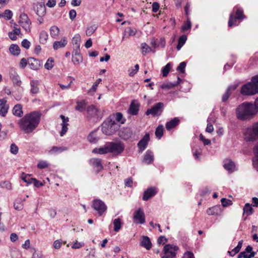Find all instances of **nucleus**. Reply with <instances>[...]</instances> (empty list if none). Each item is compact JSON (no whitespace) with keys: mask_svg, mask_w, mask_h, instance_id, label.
I'll return each mask as SVG.
<instances>
[{"mask_svg":"<svg viewBox=\"0 0 258 258\" xmlns=\"http://www.w3.org/2000/svg\"><path fill=\"white\" fill-rule=\"evenodd\" d=\"M41 113L39 111H33L26 114L18 122L20 129L25 134L32 133L38 125Z\"/></svg>","mask_w":258,"mask_h":258,"instance_id":"nucleus-1","label":"nucleus"},{"mask_svg":"<svg viewBox=\"0 0 258 258\" xmlns=\"http://www.w3.org/2000/svg\"><path fill=\"white\" fill-rule=\"evenodd\" d=\"M257 112V108L254 104L244 102L239 105L236 109L238 119L244 120L251 118Z\"/></svg>","mask_w":258,"mask_h":258,"instance_id":"nucleus-2","label":"nucleus"},{"mask_svg":"<svg viewBox=\"0 0 258 258\" xmlns=\"http://www.w3.org/2000/svg\"><path fill=\"white\" fill-rule=\"evenodd\" d=\"M241 93L244 95H253L258 93V75L253 77L251 82L242 86Z\"/></svg>","mask_w":258,"mask_h":258,"instance_id":"nucleus-3","label":"nucleus"},{"mask_svg":"<svg viewBox=\"0 0 258 258\" xmlns=\"http://www.w3.org/2000/svg\"><path fill=\"white\" fill-rule=\"evenodd\" d=\"M101 126L102 133L107 136H110L119 129V125L114 120L108 118L104 121Z\"/></svg>","mask_w":258,"mask_h":258,"instance_id":"nucleus-4","label":"nucleus"},{"mask_svg":"<svg viewBox=\"0 0 258 258\" xmlns=\"http://www.w3.org/2000/svg\"><path fill=\"white\" fill-rule=\"evenodd\" d=\"M244 140L247 142H253L258 139V122L252 127L247 128L244 133Z\"/></svg>","mask_w":258,"mask_h":258,"instance_id":"nucleus-5","label":"nucleus"},{"mask_svg":"<svg viewBox=\"0 0 258 258\" xmlns=\"http://www.w3.org/2000/svg\"><path fill=\"white\" fill-rule=\"evenodd\" d=\"M178 250V247L174 245L167 244L163 248V255L161 258H176V251Z\"/></svg>","mask_w":258,"mask_h":258,"instance_id":"nucleus-6","label":"nucleus"},{"mask_svg":"<svg viewBox=\"0 0 258 258\" xmlns=\"http://www.w3.org/2000/svg\"><path fill=\"white\" fill-rule=\"evenodd\" d=\"M163 107V103H157L155 104L151 108L148 109L145 113L147 115L151 114L153 116H159L161 114Z\"/></svg>","mask_w":258,"mask_h":258,"instance_id":"nucleus-7","label":"nucleus"},{"mask_svg":"<svg viewBox=\"0 0 258 258\" xmlns=\"http://www.w3.org/2000/svg\"><path fill=\"white\" fill-rule=\"evenodd\" d=\"M93 208L97 212L99 216H101L107 210L105 204L99 199H95L93 201Z\"/></svg>","mask_w":258,"mask_h":258,"instance_id":"nucleus-8","label":"nucleus"},{"mask_svg":"<svg viewBox=\"0 0 258 258\" xmlns=\"http://www.w3.org/2000/svg\"><path fill=\"white\" fill-rule=\"evenodd\" d=\"M19 23L26 32H30L31 21L29 19L27 14L25 13H22L20 15Z\"/></svg>","mask_w":258,"mask_h":258,"instance_id":"nucleus-9","label":"nucleus"},{"mask_svg":"<svg viewBox=\"0 0 258 258\" xmlns=\"http://www.w3.org/2000/svg\"><path fill=\"white\" fill-rule=\"evenodd\" d=\"M108 144L109 153H114L119 154L124 149V144L120 142L116 143L110 142Z\"/></svg>","mask_w":258,"mask_h":258,"instance_id":"nucleus-10","label":"nucleus"},{"mask_svg":"<svg viewBox=\"0 0 258 258\" xmlns=\"http://www.w3.org/2000/svg\"><path fill=\"white\" fill-rule=\"evenodd\" d=\"M236 16L234 17L233 15L231 14L228 21V26L232 27L236 25V20L242 19L244 17L243 11L240 9H236L235 12Z\"/></svg>","mask_w":258,"mask_h":258,"instance_id":"nucleus-11","label":"nucleus"},{"mask_svg":"<svg viewBox=\"0 0 258 258\" xmlns=\"http://www.w3.org/2000/svg\"><path fill=\"white\" fill-rule=\"evenodd\" d=\"M133 219L134 222L136 224H142L145 222V214L141 208L135 211Z\"/></svg>","mask_w":258,"mask_h":258,"instance_id":"nucleus-12","label":"nucleus"},{"mask_svg":"<svg viewBox=\"0 0 258 258\" xmlns=\"http://www.w3.org/2000/svg\"><path fill=\"white\" fill-rule=\"evenodd\" d=\"M150 140L149 134L146 133L144 137L138 143L139 152L142 153L146 148L148 142Z\"/></svg>","mask_w":258,"mask_h":258,"instance_id":"nucleus-13","label":"nucleus"},{"mask_svg":"<svg viewBox=\"0 0 258 258\" xmlns=\"http://www.w3.org/2000/svg\"><path fill=\"white\" fill-rule=\"evenodd\" d=\"M133 135V131L129 127H123L119 131V136L124 140L130 139Z\"/></svg>","mask_w":258,"mask_h":258,"instance_id":"nucleus-14","label":"nucleus"},{"mask_svg":"<svg viewBox=\"0 0 258 258\" xmlns=\"http://www.w3.org/2000/svg\"><path fill=\"white\" fill-rule=\"evenodd\" d=\"M89 163L97 172H99L103 169L101 160L100 159L92 158L89 160Z\"/></svg>","mask_w":258,"mask_h":258,"instance_id":"nucleus-15","label":"nucleus"},{"mask_svg":"<svg viewBox=\"0 0 258 258\" xmlns=\"http://www.w3.org/2000/svg\"><path fill=\"white\" fill-rule=\"evenodd\" d=\"M157 192V188L155 187L148 188L144 191L143 200L145 201H148L150 198L154 196Z\"/></svg>","mask_w":258,"mask_h":258,"instance_id":"nucleus-16","label":"nucleus"},{"mask_svg":"<svg viewBox=\"0 0 258 258\" xmlns=\"http://www.w3.org/2000/svg\"><path fill=\"white\" fill-rule=\"evenodd\" d=\"M28 64L30 69L34 70H38L41 66V62L33 57L28 58Z\"/></svg>","mask_w":258,"mask_h":258,"instance_id":"nucleus-17","label":"nucleus"},{"mask_svg":"<svg viewBox=\"0 0 258 258\" xmlns=\"http://www.w3.org/2000/svg\"><path fill=\"white\" fill-rule=\"evenodd\" d=\"M223 167L225 170L230 173L233 172L235 170V163L230 159H227L224 161Z\"/></svg>","mask_w":258,"mask_h":258,"instance_id":"nucleus-18","label":"nucleus"},{"mask_svg":"<svg viewBox=\"0 0 258 258\" xmlns=\"http://www.w3.org/2000/svg\"><path fill=\"white\" fill-rule=\"evenodd\" d=\"M10 77L13 81L14 85L16 86H20L21 81L18 74L15 70H11L10 72Z\"/></svg>","mask_w":258,"mask_h":258,"instance_id":"nucleus-19","label":"nucleus"},{"mask_svg":"<svg viewBox=\"0 0 258 258\" xmlns=\"http://www.w3.org/2000/svg\"><path fill=\"white\" fill-rule=\"evenodd\" d=\"M9 105L7 104V101L4 99H0V115L5 116L8 112Z\"/></svg>","mask_w":258,"mask_h":258,"instance_id":"nucleus-20","label":"nucleus"},{"mask_svg":"<svg viewBox=\"0 0 258 258\" xmlns=\"http://www.w3.org/2000/svg\"><path fill=\"white\" fill-rule=\"evenodd\" d=\"M88 115L91 117H98V109L95 106L91 105L87 108Z\"/></svg>","mask_w":258,"mask_h":258,"instance_id":"nucleus-21","label":"nucleus"},{"mask_svg":"<svg viewBox=\"0 0 258 258\" xmlns=\"http://www.w3.org/2000/svg\"><path fill=\"white\" fill-rule=\"evenodd\" d=\"M60 117L62 120V123L61 124L62 129L60 132V136L62 137L67 133L68 131V125L69 124L68 122L69 121V118H66L65 116L63 115H61Z\"/></svg>","mask_w":258,"mask_h":258,"instance_id":"nucleus-22","label":"nucleus"},{"mask_svg":"<svg viewBox=\"0 0 258 258\" xmlns=\"http://www.w3.org/2000/svg\"><path fill=\"white\" fill-rule=\"evenodd\" d=\"M180 122L179 119L177 117H174L170 121L167 122L165 126L168 131H170L173 128L176 127Z\"/></svg>","mask_w":258,"mask_h":258,"instance_id":"nucleus-23","label":"nucleus"},{"mask_svg":"<svg viewBox=\"0 0 258 258\" xmlns=\"http://www.w3.org/2000/svg\"><path fill=\"white\" fill-rule=\"evenodd\" d=\"M141 245L142 247L149 250L152 247V243L149 237L147 236H143L142 237L141 241Z\"/></svg>","mask_w":258,"mask_h":258,"instance_id":"nucleus-24","label":"nucleus"},{"mask_svg":"<svg viewBox=\"0 0 258 258\" xmlns=\"http://www.w3.org/2000/svg\"><path fill=\"white\" fill-rule=\"evenodd\" d=\"M154 156L152 152L150 150L146 151L143 159V162L150 164L153 162Z\"/></svg>","mask_w":258,"mask_h":258,"instance_id":"nucleus-25","label":"nucleus"},{"mask_svg":"<svg viewBox=\"0 0 258 258\" xmlns=\"http://www.w3.org/2000/svg\"><path fill=\"white\" fill-rule=\"evenodd\" d=\"M68 43L66 38L64 37L60 41H55L53 43V47L54 49L57 50L60 48L64 47Z\"/></svg>","mask_w":258,"mask_h":258,"instance_id":"nucleus-26","label":"nucleus"},{"mask_svg":"<svg viewBox=\"0 0 258 258\" xmlns=\"http://www.w3.org/2000/svg\"><path fill=\"white\" fill-rule=\"evenodd\" d=\"M37 15L41 17L45 15L46 13V8L44 4L42 3H39L37 5V8L36 10Z\"/></svg>","mask_w":258,"mask_h":258,"instance_id":"nucleus-27","label":"nucleus"},{"mask_svg":"<svg viewBox=\"0 0 258 258\" xmlns=\"http://www.w3.org/2000/svg\"><path fill=\"white\" fill-rule=\"evenodd\" d=\"M92 152L94 153L99 154H104L107 153H109L108 144H106L104 147L94 149L93 150Z\"/></svg>","mask_w":258,"mask_h":258,"instance_id":"nucleus-28","label":"nucleus"},{"mask_svg":"<svg viewBox=\"0 0 258 258\" xmlns=\"http://www.w3.org/2000/svg\"><path fill=\"white\" fill-rule=\"evenodd\" d=\"M13 113L14 115L18 117L22 116L23 113L22 111V106L20 104L15 105L13 109Z\"/></svg>","mask_w":258,"mask_h":258,"instance_id":"nucleus-29","label":"nucleus"},{"mask_svg":"<svg viewBox=\"0 0 258 258\" xmlns=\"http://www.w3.org/2000/svg\"><path fill=\"white\" fill-rule=\"evenodd\" d=\"M39 82L36 80H32L30 82L31 90L30 92L32 94H37L39 92V89L38 87Z\"/></svg>","mask_w":258,"mask_h":258,"instance_id":"nucleus-30","label":"nucleus"},{"mask_svg":"<svg viewBox=\"0 0 258 258\" xmlns=\"http://www.w3.org/2000/svg\"><path fill=\"white\" fill-rule=\"evenodd\" d=\"M139 104L132 102L128 109L129 113L133 115H137L139 111Z\"/></svg>","mask_w":258,"mask_h":258,"instance_id":"nucleus-31","label":"nucleus"},{"mask_svg":"<svg viewBox=\"0 0 258 258\" xmlns=\"http://www.w3.org/2000/svg\"><path fill=\"white\" fill-rule=\"evenodd\" d=\"M220 210V206H214L208 209L207 213L209 215H218Z\"/></svg>","mask_w":258,"mask_h":258,"instance_id":"nucleus-32","label":"nucleus"},{"mask_svg":"<svg viewBox=\"0 0 258 258\" xmlns=\"http://www.w3.org/2000/svg\"><path fill=\"white\" fill-rule=\"evenodd\" d=\"M23 207L24 205L22 199L21 198H17L14 203V209L18 211H21L23 209Z\"/></svg>","mask_w":258,"mask_h":258,"instance_id":"nucleus-33","label":"nucleus"},{"mask_svg":"<svg viewBox=\"0 0 258 258\" xmlns=\"http://www.w3.org/2000/svg\"><path fill=\"white\" fill-rule=\"evenodd\" d=\"M178 84H179V82H176L174 83L168 82L167 83H163L160 86V88L164 90L170 89L177 86Z\"/></svg>","mask_w":258,"mask_h":258,"instance_id":"nucleus-34","label":"nucleus"},{"mask_svg":"<svg viewBox=\"0 0 258 258\" xmlns=\"http://www.w3.org/2000/svg\"><path fill=\"white\" fill-rule=\"evenodd\" d=\"M86 103L85 101H81L77 102V105L75 107V109L80 112L84 111L86 109Z\"/></svg>","mask_w":258,"mask_h":258,"instance_id":"nucleus-35","label":"nucleus"},{"mask_svg":"<svg viewBox=\"0 0 258 258\" xmlns=\"http://www.w3.org/2000/svg\"><path fill=\"white\" fill-rule=\"evenodd\" d=\"M9 50L14 55H18L20 53V49L16 44H12L9 48Z\"/></svg>","mask_w":258,"mask_h":258,"instance_id":"nucleus-36","label":"nucleus"},{"mask_svg":"<svg viewBox=\"0 0 258 258\" xmlns=\"http://www.w3.org/2000/svg\"><path fill=\"white\" fill-rule=\"evenodd\" d=\"M59 29L56 26H53L50 28V34L51 36L53 38H56L58 36Z\"/></svg>","mask_w":258,"mask_h":258,"instance_id":"nucleus-37","label":"nucleus"},{"mask_svg":"<svg viewBox=\"0 0 258 258\" xmlns=\"http://www.w3.org/2000/svg\"><path fill=\"white\" fill-rule=\"evenodd\" d=\"M98 140L99 138L97 137L96 135V131L92 132L88 136V140L90 143H95L98 141Z\"/></svg>","mask_w":258,"mask_h":258,"instance_id":"nucleus-38","label":"nucleus"},{"mask_svg":"<svg viewBox=\"0 0 258 258\" xmlns=\"http://www.w3.org/2000/svg\"><path fill=\"white\" fill-rule=\"evenodd\" d=\"M113 224L114 226V231L118 232L121 228L122 223L121 219L119 218L115 219L113 221Z\"/></svg>","mask_w":258,"mask_h":258,"instance_id":"nucleus-39","label":"nucleus"},{"mask_svg":"<svg viewBox=\"0 0 258 258\" xmlns=\"http://www.w3.org/2000/svg\"><path fill=\"white\" fill-rule=\"evenodd\" d=\"M80 41L81 37L79 34L75 35V36L73 38L72 43L74 45V47L77 48V49L80 48Z\"/></svg>","mask_w":258,"mask_h":258,"instance_id":"nucleus-40","label":"nucleus"},{"mask_svg":"<svg viewBox=\"0 0 258 258\" xmlns=\"http://www.w3.org/2000/svg\"><path fill=\"white\" fill-rule=\"evenodd\" d=\"M253 210L249 203H246L243 208V214H246V216H249L253 214Z\"/></svg>","mask_w":258,"mask_h":258,"instance_id":"nucleus-41","label":"nucleus"},{"mask_svg":"<svg viewBox=\"0 0 258 258\" xmlns=\"http://www.w3.org/2000/svg\"><path fill=\"white\" fill-rule=\"evenodd\" d=\"M97 28V25L96 24L88 26L86 29V34L89 36H91L96 30Z\"/></svg>","mask_w":258,"mask_h":258,"instance_id":"nucleus-42","label":"nucleus"},{"mask_svg":"<svg viewBox=\"0 0 258 258\" xmlns=\"http://www.w3.org/2000/svg\"><path fill=\"white\" fill-rule=\"evenodd\" d=\"M186 36L185 35L181 36L178 41V44L176 46V48L177 50H180L182 46L184 44L186 40Z\"/></svg>","mask_w":258,"mask_h":258,"instance_id":"nucleus-43","label":"nucleus"},{"mask_svg":"<svg viewBox=\"0 0 258 258\" xmlns=\"http://www.w3.org/2000/svg\"><path fill=\"white\" fill-rule=\"evenodd\" d=\"M67 150L66 148L62 147H56L53 146L52 147L51 149L49 151V153L50 154H53L56 153H61L63 151Z\"/></svg>","mask_w":258,"mask_h":258,"instance_id":"nucleus-44","label":"nucleus"},{"mask_svg":"<svg viewBox=\"0 0 258 258\" xmlns=\"http://www.w3.org/2000/svg\"><path fill=\"white\" fill-rule=\"evenodd\" d=\"M48 38V34L45 31H42L40 33L39 39L41 44H45Z\"/></svg>","mask_w":258,"mask_h":258,"instance_id":"nucleus-45","label":"nucleus"},{"mask_svg":"<svg viewBox=\"0 0 258 258\" xmlns=\"http://www.w3.org/2000/svg\"><path fill=\"white\" fill-rule=\"evenodd\" d=\"M164 127L162 125H159L156 128L155 131V135L156 137L160 139L163 135Z\"/></svg>","mask_w":258,"mask_h":258,"instance_id":"nucleus-46","label":"nucleus"},{"mask_svg":"<svg viewBox=\"0 0 258 258\" xmlns=\"http://www.w3.org/2000/svg\"><path fill=\"white\" fill-rule=\"evenodd\" d=\"M171 68L170 63H168L162 70L163 77L167 76Z\"/></svg>","mask_w":258,"mask_h":258,"instance_id":"nucleus-47","label":"nucleus"},{"mask_svg":"<svg viewBox=\"0 0 258 258\" xmlns=\"http://www.w3.org/2000/svg\"><path fill=\"white\" fill-rule=\"evenodd\" d=\"M139 70V66L138 64H136L134 68H130L128 70V75L130 77H133L135 74L137 73Z\"/></svg>","mask_w":258,"mask_h":258,"instance_id":"nucleus-48","label":"nucleus"},{"mask_svg":"<svg viewBox=\"0 0 258 258\" xmlns=\"http://www.w3.org/2000/svg\"><path fill=\"white\" fill-rule=\"evenodd\" d=\"M83 61V57L81 55H72V61L75 64H78Z\"/></svg>","mask_w":258,"mask_h":258,"instance_id":"nucleus-49","label":"nucleus"},{"mask_svg":"<svg viewBox=\"0 0 258 258\" xmlns=\"http://www.w3.org/2000/svg\"><path fill=\"white\" fill-rule=\"evenodd\" d=\"M141 48L142 49V53L143 55H145L147 53L152 51V49L145 43H142Z\"/></svg>","mask_w":258,"mask_h":258,"instance_id":"nucleus-50","label":"nucleus"},{"mask_svg":"<svg viewBox=\"0 0 258 258\" xmlns=\"http://www.w3.org/2000/svg\"><path fill=\"white\" fill-rule=\"evenodd\" d=\"M23 175H24V176L22 175L21 177V178L25 182H26L28 184H31L32 182L33 179H34V178H31L30 175L24 174V173H23Z\"/></svg>","mask_w":258,"mask_h":258,"instance_id":"nucleus-51","label":"nucleus"},{"mask_svg":"<svg viewBox=\"0 0 258 258\" xmlns=\"http://www.w3.org/2000/svg\"><path fill=\"white\" fill-rule=\"evenodd\" d=\"M53 59L52 58H49L44 64V67L47 70H50L53 67Z\"/></svg>","mask_w":258,"mask_h":258,"instance_id":"nucleus-52","label":"nucleus"},{"mask_svg":"<svg viewBox=\"0 0 258 258\" xmlns=\"http://www.w3.org/2000/svg\"><path fill=\"white\" fill-rule=\"evenodd\" d=\"M191 27V23L188 18V17L187 18L186 21L183 24V26H182V31H185L189 29H190Z\"/></svg>","mask_w":258,"mask_h":258,"instance_id":"nucleus-53","label":"nucleus"},{"mask_svg":"<svg viewBox=\"0 0 258 258\" xmlns=\"http://www.w3.org/2000/svg\"><path fill=\"white\" fill-rule=\"evenodd\" d=\"M18 147L15 144L13 143L11 145L10 152L12 154L16 155L18 152Z\"/></svg>","mask_w":258,"mask_h":258,"instance_id":"nucleus-54","label":"nucleus"},{"mask_svg":"<svg viewBox=\"0 0 258 258\" xmlns=\"http://www.w3.org/2000/svg\"><path fill=\"white\" fill-rule=\"evenodd\" d=\"M48 166V163L45 161H40L38 164H37V167L39 169H44Z\"/></svg>","mask_w":258,"mask_h":258,"instance_id":"nucleus-55","label":"nucleus"},{"mask_svg":"<svg viewBox=\"0 0 258 258\" xmlns=\"http://www.w3.org/2000/svg\"><path fill=\"white\" fill-rule=\"evenodd\" d=\"M222 205L223 207H226L232 205V201L226 198H222L221 200Z\"/></svg>","mask_w":258,"mask_h":258,"instance_id":"nucleus-56","label":"nucleus"},{"mask_svg":"<svg viewBox=\"0 0 258 258\" xmlns=\"http://www.w3.org/2000/svg\"><path fill=\"white\" fill-rule=\"evenodd\" d=\"M186 67V63L184 61L180 63L177 68V70L179 71L181 73H184L185 71V68Z\"/></svg>","mask_w":258,"mask_h":258,"instance_id":"nucleus-57","label":"nucleus"},{"mask_svg":"<svg viewBox=\"0 0 258 258\" xmlns=\"http://www.w3.org/2000/svg\"><path fill=\"white\" fill-rule=\"evenodd\" d=\"M101 81V79H98L96 80V82L93 85L92 88L90 89V92H95L97 89V87L98 85V84Z\"/></svg>","mask_w":258,"mask_h":258,"instance_id":"nucleus-58","label":"nucleus"},{"mask_svg":"<svg viewBox=\"0 0 258 258\" xmlns=\"http://www.w3.org/2000/svg\"><path fill=\"white\" fill-rule=\"evenodd\" d=\"M4 16L7 20H10L13 16V13L11 11L6 10L4 12Z\"/></svg>","mask_w":258,"mask_h":258,"instance_id":"nucleus-59","label":"nucleus"},{"mask_svg":"<svg viewBox=\"0 0 258 258\" xmlns=\"http://www.w3.org/2000/svg\"><path fill=\"white\" fill-rule=\"evenodd\" d=\"M84 243L83 242H78L77 240L74 242L72 247L73 249H78L83 246Z\"/></svg>","mask_w":258,"mask_h":258,"instance_id":"nucleus-60","label":"nucleus"},{"mask_svg":"<svg viewBox=\"0 0 258 258\" xmlns=\"http://www.w3.org/2000/svg\"><path fill=\"white\" fill-rule=\"evenodd\" d=\"M22 46L28 49L30 46V42L27 39H24L21 43Z\"/></svg>","mask_w":258,"mask_h":258,"instance_id":"nucleus-61","label":"nucleus"},{"mask_svg":"<svg viewBox=\"0 0 258 258\" xmlns=\"http://www.w3.org/2000/svg\"><path fill=\"white\" fill-rule=\"evenodd\" d=\"M230 95H231V92L229 91H228V90H226V92L224 93V94L222 96V101L226 102L229 99Z\"/></svg>","mask_w":258,"mask_h":258,"instance_id":"nucleus-62","label":"nucleus"},{"mask_svg":"<svg viewBox=\"0 0 258 258\" xmlns=\"http://www.w3.org/2000/svg\"><path fill=\"white\" fill-rule=\"evenodd\" d=\"M167 241V239L164 236H160L157 240V242L159 244H163Z\"/></svg>","mask_w":258,"mask_h":258,"instance_id":"nucleus-63","label":"nucleus"},{"mask_svg":"<svg viewBox=\"0 0 258 258\" xmlns=\"http://www.w3.org/2000/svg\"><path fill=\"white\" fill-rule=\"evenodd\" d=\"M77 13L75 10H71L69 12V17L71 20H73L76 17Z\"/></svg>","mask_w":258,"mask_h":258,"instance_id":"nucleus-64","label":"nucleus"}]
</instances>
